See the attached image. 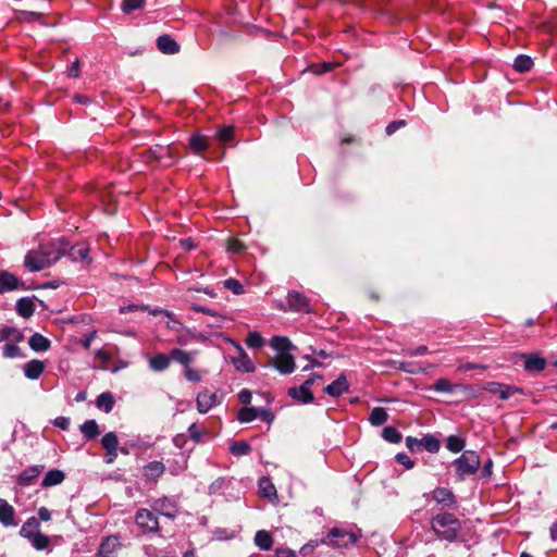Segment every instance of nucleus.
<instances>
[{"label":"nucleus","mask_w":557,"mask_h":557,"mask_svg":"<svg viewBox=\"0 0 557 557\" xmlns=\"http://www.w3.org/2000/svg\"><path fill=\"white\" fill-rule=\"evenodd\" d=\"M69 240L60 237L42 243L37 249H32L25 256V267L30 271H41L59 261L66 251Z\"/></svg>","instance_id":"nucleus-1"},{"label":"nucleus","mask_w":557,"mask_h":557,"mask_svg":"<svg viewBox=\"0 0 557 557\" xmlns=\"http://www.w3.org/2000/svg\"><path fill=\"white\" fill-rule=\"evenodd\" d=\"M431 528L438 539L453 542L461 531V523L454 515L443 512L431 519Z\"/></svg>","instance_id":"nucleus-2"},{"label":"nucleus","mask_w":557,"mask_h":557,"mask_svg":"<svg viewBox=\"0 0 557 557\" xmlns=\"http://www.w3.org/2000/svg\"><path fill=\"white\" fill-rule=\"evenodd\" d=\"M457 474L460 479L476 472L480 467V458L473 450H466L456 461Z\"/></svg>","instance_id":"nucleus-3"},{"label":"nucleus","mask_w":557,"mask_h":557,"mask_svg":"<svg viewBox=\"0 0 557 557\" xmlns=\"http://www.w3.org/2000/svg\"><path fill=\"white\" fill-rule=\"evenodd\" d=\"M358 540V535L354 532L346 531L341 528H333L327 534V540H322V544H329L333 547H348L355 544Z\"/></svg>","instance_id":"nucleus-4"},{"label":"nucleus","mask_w":557,"mask_h":557,"mask_svg":"<svg viewBox=\"0 0 557 557\" xmlns=\"http://www.w3.org/2000/svg\"><path fill=\"white\" fill-rule=\"evenodd\" d=\"M63 257L69 258L72 262L81 264L82 268L88 267L92 262L90 248L86 243H78L66 247Z\"/></svg>","instance_id":"nucleus-5"},{"label":"nucleus","mask_w":557,"mask_h":557,"mask_svg":"<svg viewBox=\"0 0 557 557\" xmlns=\"http://www.w3.org/2000/svg\"><path fill=\"white\" fill-rule=\"evenodd\" d=\"M483 389L491 394L498 395L503 400H507L516 393L522 392L520 388L516 386L505 385L498 382H487L484 384Z\"/></svg>","instance_id":"nucleus-6"},{"label":"nucleus","mask_w":557,"mask_h":557,"mask_svg":"<svg viewBox=\"0 0 557 557\" xmlns=\"http://www.w3.org/2000/svg\"><path fill=\"white\" fill-rule=\"evenodd\" d=\"M231 344L235 347V349L237 350V354H238L236 357H232V362L235 366V368L242 372H247V373L253 372L255 367H253L251 360L249 359L248 355L244 350V348L238 343H236L234 341H231Z\"/></svg>","instance_id":"nucleus-7"},{"label":"nucleus","mask_w":557,"mask_h":557,"mask_svg":"<svg viewBox=\"0 0 557 557\" xmlns=\"http://www.w3.org/2000/svg\"><path fill=\"white\" fill-rule=\"evenodd\" d=\"M270 364L282 374H290L296 368L294 357L289 352L277 354L271 359Z\"/></svg>","instance_id":"nucleus-8"},{"label":"nucleus","mask_w":557,"mask_h":557,"mask_svg":"<svg viewBox=\"0 0 557 557\" xmlns=\"http://www.w3.org/2000/svg\"><path fill=\"white\" fill-rule=\"evenodd\" d=\"M136 523L145 532H156L159 529L158 519L147 509L137 511Z\"/></svg>","instance_id":"nucleus-9"},{"label":"nucleus","mask_w":557,"mask_h":557,"mask_svg":"<svg viewBox=\"0 0 557 557\" xmlns=\"http://www.w3.org/2000/svg\"><path fill=\"white\" fill-rule=\"evenodd\" d=\"M313 384V379L307 380L299 388H289L288 394L293 398L302 401L305 404L313 400V395L310 391V386Z\"/></svg>","instance_id":"nucleus-10"},{"label":"nucleus","mask_w":557,"mask_h":557,"mask_svg":"<svg viewBox=\"0 0 557 557\" xmlns=\"http://www.w3.org/2000/svg\"><path fill=\"white\" fill-rule=\"evenodd\" d=\"M188 147L195 154L202 156V153L210 147V141L207 136L194 133L189 137Z\"/></svg>","instance_id":"nucleus-11"},{"label":"nucleus","mask_w":557,"mask_h":557,"mask_svg":"<svg viewBox=\"0 0 557 557\" xmlns=\"http://www.w3.org/2000/svg\"><path fill=\"white\" fill-rule=\"evenodd\" d=\"M157 48L164 54H175L180 52L181 46L170 35L164 34L158 37Z\"/></svg>","instance_id":"nucleus-12"},{"label":"nucleus","mask_w":557,"mask_h":557,"mask_svg":"<svg viewBox=\"0 0 557 557\" xmlns=\"http://www.w3.org/2000/svg\"><path fill=\"white\" fill-rule=\"evenodd\" d=\"M432 498L444 507H451L456 503L455 495L446 487H437L432 493Z\"/></svg>","instance_id":"nucleus-13"},{"label":"nucleus","mask_w":557,"mask_h":557,"mask_svg":"<svg viewBox=\"0 0 557 557\" xmlns=\"http://www.w3.org/2000/svg\"><path fill=\"white\" fill-rule=\"evenodd\" d=\"M287 305L290 309L297 311H305L309 307V300L306 296L298 292H292L286 297Z\"/></svg>","instance_id":"nucleus-14"},{"label":"nucleus","mask_w":557,"mask_h":557,"mask_svg":"<svg viewBox=\"0 0 557 557\" xmlns=\"http://www.w3.org/2000/svg\"><path fill=\"white\" fill-rule=\"evenodd\" d=\"M348 382L347 377L344 374H341L337 380H335L332 384L325 387V392L333 397H338L345 392L348 391Z\"/></svg>","instance_id":"nucleus-15"},{"label":"nucleus","mask_w":557,"mask_h":557,"mask_svg":"<svg viewBox=\"0 0 557 557\" xmlns=\"http://www.w3.org/2000/svg\"><path fill=\"white\" fill-rule=\"evenodd\" d=\"M519 358L524 360V368L528 371H542L546 366L545 359L537 355L522 354Z\"/></svg>","instance_id":"nucleus-16"},{"label":"nucleus","mask_w":557,"mask_h":557,"mask_svg":"<svg viewBox=\"0 0 557 557\" xmlns=\"http://www.w3.org/2000/svg\"><path fill=\"white\" fill-rule=\"evenodd\" d=\"M216 404V395L202 392L197 396V409L200 413L208 412Z\"/></svg>","instance_id":"nucleus-17"},{"label":"nucleus","mask_w":557,"mask_h":557,"mask_svg":"<svg viewBox=\"0 0 557 557\" xmlns=\"http://www.w3.org/2000/svg\"><path fill=\"white\" fill-rule=\"evenodd\" d=\"M119 547V537L109 536L101 543L98 555L99 557H113Z\"/></svg>","instance_id":"nucleus-18"},{"label":"nucleus","mask_w":557,"mask_h":557,"mask_svg":"<svg viewBox=\"0 0 557 557\" xmlns=\"http://www.w3.org/2000/svg\"><path fill=\"white\" fill-rule=\"evenodd\" d=\"M24 374L29 380H37L45 370V364L40 360H30L23 367Z\"/></svg>","instance_id":"nucleus-19"},{"label":"nucleus","mask_w":557,"mask_h":557,"mask_svg":"<svg viewBox=\"0 0 557 557\" xmlns=\"http://www.w3.org/2000/svg\"><path fill=\"white\" fill-rule=\"evenodd\" d=\"M196 351H186L178 348L172 349L170 351V357L175 360L176 362L184 366V369L189 367L190 363L194 361Z\"/></svg>","instance_id":"nucleus-20"},{"label":"nucleus","mask_w":557,"mask_h":557,"mask_svg":"<svg viewBox=\"0 0 557 557\" xmlns=\"http://www.w3.org/2000/svg\"><path fill=\"white\" fill-rule=\"evenodd\" d=\"M34 299L36 297H24L16 301V311L21 317L28 319L33 315L35 310Z\"/></svg>","instance_id":"nucleus-21"},{"label":"nucleus","mask_w":557,"mask_h":557,"mask_svg":"<svg viewBox=\"0 0 557 557\" xmlns=\"http://www.w3.org/2000/svg\"><path fill=\"white\" fill-rule=\"evenodd\" d=\"M164 471L165 467L160 461H152L144 467L145 478L152 481H156L158 478H160L164 473Z\"/></svg>","instance_id":"nucleus-22"},{"label":"nucleus","mask_w":557,"mask_h":557,"mask_svg":"<svg viewBox=\"0 0 557 557\" xmlns=\"http://www.w3.org/2000/svg\"><path fill=\"white\" fill-rule=\"evenodd\" d=\"M164 147L157 145L153 148L147 149L145 152H143V158L147 163H150L152 161H156L162 165L163 160L165 159V152Z\"/></svg>","instance_id":"nucleus-23"},{"label":"nucleus","mask_w":557,"mask_h":557,"mask_svg":"<svg viewBox=\"0 0 557 557\" xmlns=\"http://www.w3.org/2000/svg\"><path fill=\"white\" fill-rule=\"evenodd\" d=\"M153 509L169 518H174L177 512L174 503H172L168 498L157 500L154 503Z\"/></svg>","instance_id":"nucleus-24"},{"label":"nucleus","mask_w":557,"mask_h":557,"mask_svg":"<svg viewBox=\"0 0 557 557\" xmlns=\"http://www.w3.org/2000/svg\"><path fill=\"white\" fill-rule=\"evenodd\" d=\"M29 347L35 351H47L51 343L50 341L39 333H35L28 341Z\"/></svg>","instance_id":"nucleus-25"},{"label":"nucleus","mask_w":557,"mask_h":557,"mask_svg":"<svg viewBox=\"0 0 557 557\" xmlns=\"http://www.w3.org/2000/svg\"><path fill=\"white\" fill-rule=\"evenodd\" d=\"M171 359L170 356L158 354L149 359V366L156 372L163 371L169 368Z\"/></svg>","instance_id":"nucleus-26"},{"label":"nucleus","mask_w":557,"mask_h":557,"mask_svg":"<svg viewBox=\"0 0 557 557\" xmlns=\"http://www.w3.org/2000/svg\"><path fill=\"white\" fill-rule=\"evenodd\" d=\"M65 475L61 470L53 469L46 473L41 485L44 487H49L53 485L61 484L64 480Z\"/></svg>","instance_id":"nucleus-27"},{"label":"nucleus","mask_w":557,"mask_h":557,"mask_svg":"<svg viewBox=\"0 0 557 557\" xmlns=\"http://www.w3.org/2000/svg\"><path fill=\"white\" fill-rule=\"evenodd\" d=\"M226 250L231 255L240 256L247 250V246L238 238L230 237L226 239Z\"/></svg>","instance_id":"nucleus-28"},{"label":"nucleus","mask_w":557,"mask_h":557,"mask_svg":"<svg viewBox=\"0 0 557 557\" xmlns=\"http://www.w3.org/2000/svg\"><path fill=\"white\" fill-rule=\"evenodd\" d=\"M234 126L233 125H220L215 131V138L220 143H230L234 138Z\"/></svg>","instance_id":"nucleus-29"},{"label":"nucleus","mask_w":557,"mask_h":557,"mask_svg":"<svg viewBox=\"0 0 557 557\" xmlns=\"http://www.w3.org/2000/svg\"><path fill=\"white\" fill-rule=\"evenodd\" d=\"M533 66V60L525 54L518 55L513 61V69L519 73H527Z\"/></svg>","instance_id":"nucleus-30"},{"label":"nucleus","mask_w":557,"mask_h":557,"mask_svg":"<svg viewBox=\"0 0 557 557\" xmlns=\"http://www.w3.org/2000/svg\"><path fill=\"white\" fill-rule=\"evenodd\" d=\"M255 543L261 549L269 550L272 547L273 539L269 532L261 530L256 533Z\"/></svg>","instance_id":"nucleus-31"},{"label":"nucleus","mask_w":557,"mask_h":557,"mask_svg":"<svg viewBox=\"0 0 557 557\" xmlns=\"http://www.w3.org/2000/svg\"><path fill=\"white\" fill-rule=\"evenodd\" d=\"M36 533H39V522L33 517L22 525L21 535L29 540Z\"/></svg>","instance_id":"nucleus-32"},{"label":"nucleus","mask_w":557,"mask_h":557,"mask_svg":"<svg viewBox=\"0 0 557 557\" xmlns=\"http://www.w3.org/2000/svg\"><path fill=\"white\" fill-rule=\"evenodd\" d=\"M96 405L99 409L103 410L104 412H110L114 405V397L111 393H102L98 396Z\"/></svg>","instance_id":"nucleus-33"},{"label":"nucleus","mask_w":557,"mask_h":557,"mask_svg":"<svg viewBox=\"0 0 557 557\" xmlns=\"http://www.w3.org/2000/svg\"><path fill=\"white\" fill-rule=\"evenodd\" d=\"M270 344L277 351V354H288L292 348V343L288 341V338L282 336H274Z\"/></svg>","instance_id":"nucleus-34"},{"label":"nucleus","mask_w":557,"mask_h":557,"mask_svg":"<svg viewBox=\"0 0 557 557\" xmlns=\"http://www.w3.org/2000/svg\"><path fill=\"white\" fill-rule=\"evenodd\" d=\"M387 412L382 407H375L369 417V421L372 425H381L387 421Z\"/></svg>","instance_id":"nucleus-35"},{"label":"nucleus","mask_w":557,"mask_h":557,"mask_svg":"<svg viewBox=\"0 0 557 557\" xmlns=\"http://www.w3.org/2000/svg\"><path fill=\"white\" fill-rule=\"evenodd\" d=\"M28 541L38 550L47 548L50 544V539L41 532L34 534Z\"/></svg>","instance_id":"nucleus-36"},{"label":"nucleus","mask_w":557,"mask_h":557,"mask_svg":"<svg viewBox=\"0 0 557 557\" xmlns=\"http://www.w3.org/2000/svg\"><path fill=\"white\" fill-rule=\"evenodd\" d=\"M2 524L16 525L17 522L14 520V509L9 504L2 502Z\"/></svg>","instance_id":"nucleus-37"},{"label":"nucleus","mask_w":557,"mask_h":557,"mask_svg":"<svg viewBox=\"0 0 557 557\" xmlns=\"http://www.w3.org/2000/svg\"><path fill=\"white\" fill-rule=\"evenodd\" d=\"M81 431L88 440L96 437L99 434L98 424L95 420L86 421L82 426Z\"/></svg>","instance_id":"nucleus-38"},{"label":"nucleus","mask_w":557,"mask_h":557,"mask_svg":"<svg viewBox=\"0 0 557 557\" xmlns=\"http://www.w3.org/2000/svg\"><path fill=\"white\" fill-rule=\"evenodd\" d=\"M102 445L107 449L108 454H113L119 445L116 435L113 432L107 433L102 437Z\"/></svg>","instance_id":"nucleus-39"},{"label":"nucleus","mask_w":557,"mask_h":557,"mask_svg":"<svg viewBox=\"0 0 557 557\" xmlns=\"http://www.w3.org/2000/svg\"><path fill=\"white\" fill-rule=\"evenodd\" d=\"M259 490H260V493L264 497H268V498H270L272 496H275V494H276V490H275L274 485L267 478L260 479V481H259Z\"/></svg>","instance_id":"nucleus-40"},{"label":"nucleus","mask_w":557,"mask_h":557,"mask_svg":"<svg viewBox=\"0 0 557 557\" xmlns=\"http://www.w3.org/2000/svg\"><path fill=\"white\" fill-rule=\"evenodd\" d=\"M145 3H146V0H123L122 11L125 14H129L135 10L143 9Z\"/></svg>","instance_id":"nucleus-41"},{"label":"nucleus","mask_w":557,"mask_h":557,"mask_svg":"<svg viewBox=\"0 0 557 557\" xmlns=\"http://www.w3.org/2000/svg\"><path fill=\"white\" fill-rule=\"evenodd\" d=\"M230 450L235 456H244L250 451V445L245 441L234 442Z\"/></svg>","instance_id":"nucleus-42"},{"label":"nucleus","mask_w":557,"mask_h":557,"mask_svg":"<svg viewBox=\"0 0 557 557\" xmlns=\"http://www.w3.org/2000/svg\"><path fill=\"white\" fill-rule=\"evenodd\" d=\"M259 416V410L255 408H243L238 411L237 418L240 422H250Z\"/></svg>","instance_id":"nucleus-43"},{"label":"nucleus","mask_w":557,"mask_h":557,"mask_svg":"<svg viewBox=\"0 0 557 557\" xmlns=\"http://www.w3.org/2000/svg\"><path fill=\"white\" fill-rule=\"evenodd\" d=\"M419 443L430 453H436L440 449V442L433 436H424L419 440Z\"/></svg>","instance_id":"nucleus-44"},{"label":"nucleus","mask_w":557,"mask_h":557,"mask_svg":"<svg viewBox=\"0 0 557 557\" xmlns=\"http://www.w3.org/2000/svg\"><path fill=\"white\" fill-rule=\"evenodd\" d=\"M246 344L251 348H260L264 344V338L258 332H249Z\"/></svg>","instance_id":"nucleus-45"},{"label":"nucleus","mask_w":557,"mask_h":557,"mask_svg":"<svg viewBox=\"0 0 557 557\" xmlns=\"http://www.w3.org/2000/svg\"><path fill=\"white\" fill-rule=\"evenodd\" d=\"M184 377L188 382L198 383L202 379V373H201L200 370L195 369V368L189 366V367L184 369Z\"/></svg>","instance_id":"nucleus-46"},{"label":"nucleus","mask_w":557,"mask_h":557,"mask_svg":"<svg viewBox=\"0 0 557 557\" xmlns=\"http://www.w3.org/2000/svg\"><path fill=\"white\" fill-rule=\"evenodd\" d=\"M383 437L389 443H398L401 440V434L392 426H386L383 430Z\"/></svg>","instance_id":"nucleus-47"},{"label":"nucleus","mask_w":557,"mask_h":557,"mask_svg":"<svg viewBox=\"0 0 557 557\" xmlns=\"http://www.w3.org/2000/svg\"><path fill=\"white\" fill-rule=\"evenodd\" d=\"M465 442L457 436H449L447 438V448L453 453H459L463 449Z\"/></svg>","instance_id":"nucleus-48"},{"label":"nucleus","mask_w":557,"mask_h":557,"mask_svg":"<svg viewBox=\"0 0 557 557\" xmlns=\"http://www.w3.org/2000/svg\"><path fill=\"white\" fill-rule=\"evenodd\" d=\"M433 389L440 393H451L454 391V385L446 379H438L434 383Z\"/></svg>","instance_id":"nucleus-49"},{"label":"nucleus","mask_w":557,"mask_h":557,"mask_svg":"<svg viewBox=\"0 0 557 557\" xmlns=\"http://www.w3.org/2000/svg\"><path fill=\"white\" fill-rule=\"evenodd\" d=\"M3 354L9 358H21L23 357L22 350L14 344H7L3 348Z\"/></svg>","instance_id":"nucleus-50"},{"label":"nucleus","mask_w":557,"mask_h":557,"mask_svg":"<svg viewBox=\"0 0 557 557\" xmlns=\"http://www.w3.org/2000/svg\"><path fill=\"white\" fill-rule=\"evenodd\" d=\"M224 287L232 290L235 295L244 293V286L240 281H224Z\"/></svg>","instance_id":"nucleus-51"},{"label":"nucleus","mask_w":557,"mask_h":557,"mask_svg":"<svg viewBox=\"0 0 557 557\" xmlns=\"http://www.w3.org/2000/svg\"><path fill=\"white\" fill-rule=\"evenodd\" d=\"M12 338L16 342L23 341V334L17 330L2 329V339Z\"/></svg>","instance_id":"nucleus-52"},{"label":"nucleus","mask_w":557,"mask_h":557,"mask_svg":"<svg viewBox=\"0 0 557 557\" xmlns=\"http://www.w3.org/2000/svg\"><path fill=\"white\" fill-rule=\"evenodd\" d=\"M404 126H406V122L404 120L393 121L386 126L385 132L388 136H391Z\"/></svg>","instance_id":"nucleus-53"},{"label":"nucleus","mask_w":557,"mask_h":557,"mask_svg":"<svg viewBox=\"0 0 557 557\" xmlns=\"http://www.w3.org/2000/svg\"><path fill=\"white\" fill-rule=\"evenodd\" d=\"M163 152H165V158L169 159V162L162 163V166L169 168V166L173 165L175 163L176 158H177L176 153H175V150L172 147L168 146V147H164V151Z\"/></svg>","instance_id":"nucleus-54"},{"label":"nucleus","mask_w":557,"mask_h":557,"mask_svg":"<svg viewBox=\"0 0 557 557\" xmlns=\"http://www.w3.org/2000/svg\"><path fill=\"white\" fill-rule=\"evenodd\" d=\"M400 369L411 373V374H418V373H424L426 372L425 368L417 367L412 363H400Z\"/></svg>","instance_id":"nucleus-55"},{"label":"nucleus","mask_w":557,"mask_h":557,"mask_svg":"<svg viewBox=\"0 0 557 557\" xmlns=\"http://www.w3.org/2000/svg\"><path fill=\"white\" fill-rule=\"evenodd\" d=\"M396 460L399 463L404 465L407 469H411L414 466L413 461L406 454L403 453L396 455Z\"/></svg>","instance_id":"nucleus-56"},{"label":"nucleus","mask_w":557,"mask_h":557,"mask_svg":"<svg viewBox=\"0 0 557 557\" xmlns=\"http://www.w3.org/2000/svg\"><path fill=\"white\" fill-rule=\"evenodd\" d=\"M212 321L208 322V325L209 326H212V327H222L223 325V322L225 321V318L221 314H218L215 312H213L212 314Z\"/></svg>","instance_id":"nucleus-57"},{"label":"nucleus","mask_w":557,"mask_h":557,"mask_svg":"<svg viewBox=\"0 0 557 557\" xmlns=\"http://www.w3.org/2000/svg\"><path fill=\"white\" fill-rule=\"evenodd\" d=\"M136 310L148 311V307L147 306H138V305H128V306H123L120 308L121 313H127V312L136 311Z\"/></svg>","instance_id":"nucleus-58"},{"label":"nucleus","mask_w":557,"mask_h":557,"mask_svg":"<svg viewBox=\"0 0 557 557\" xmlns=\"http://www.w3.org/2000/svg\"><path fill=\"white\" fill-rule=\"evenodd\" d=\"M180 245L186 251H189V250H193L194 248H196V243L191 237L181 239Z\"/></svg>","instance_id":"nucleus-59"},{"label":"nucleus","mask_w":557,"mask_h":557,"mask_svg":"<svg viewBox=\"0 0 557 557\" xmlns=\"http://www.w3.org/2000/svg\"><path fill=\"white\" fill-rule=\"evenodd\" d=\"M487 367L486 366H481V364H475V363H472V362H467V363H462L458 367V371L460 372H463V371H469V370H473V369H482V370H485Z\"/></svg>","instance_id":"nucleus-60"},{"label":"nucleus","mask_w":557,"mask_h":557,"mask_svg":"<svg viewBox=\"0 0 557 557\" xmlns=\"http://www.w3.org/2000/svg\"><path fill=\"white\" fill-rule=\"evenodd\" d=\"M79 69H81V63H79V60L76 59L71 67L69 69V76L70 77H78L79 76Z\"/></svg>","instance_id":"nucleus-61"},{"label":"nucleus","mask_w":557,"mask_h":557,"mask_svg":"<svg viewBox=\"0 0 557 557\" xmlns=\"http://www.w3.org/2000/svg\"><path fill=\"white\" fill-rule=\"evenodd\" d=\"M40 473V469L39 468H33V469H29L27 471H25L22 475V479L25 480V481H28L33 478H36L38 474Z\"/></svg>","instance_id":"nucleus-62"},{"label":"nucleus","mask_w":557,"mask_h":557,"mask_svg":"<svg viewBox=\"0 0 557 557\" xmlns=\"http://www.w3.org/2000/svg\"><path fill=\"white\" fill-rule=\"evenodd\" d=\"M188 432H189V435L191 438L199 441V438L201 436V430L199 429L198 425L191 424L188 429Z\"/></svg>","instance_id":"nucleus-63"},{"label":"nucleus","mask_w":557,"mask_h":557,"mask_svg":"<svg viewBox=\"0 0 557 557\" xmlns=\"http://www.w3.org/2000/svg\"><path fill=\"white\" fill-rule=\"evenodd\" d=\"M238 398L240 403L248 405L251 401V393L248 389H243L239 393Z\"/></svg>","instance_id":"nucleus-64"}]
</instances>
